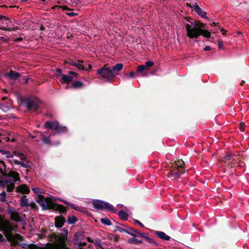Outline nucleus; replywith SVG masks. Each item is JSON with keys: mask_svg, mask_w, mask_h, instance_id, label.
<instances>
[{"mask_svg": "<svg viewBox=\"0 0 249 249\" xmlns=\"http://www.w3.org/2000/svg\"><path fill=\"white\" fill-rule=\"evenodd\" d=\"M20 181L19 174L11 171L0 177V188H6L7 192H12L15 189V183Z\"/></svg>", "mask_w": 249, "mask_h": 249, "instance_id": "nucleus-1", "label": "nucleus"}, {"mask_svg": "<svg viewBox=\"0 0 249 249\" xmlns=\"http://www.w3.org/2000/svg\"><path fill=\"white\" fill-rule=\"evenodd\" d=\"M184 24L186 29L187 35L190 38H196L200 35L206 37H209L210 36L211 34L209 32L203 29L202 27L198 24H196V22L188 20V23H185Z\"/></svg>", "mask_w": 249, "mask_h": 249, "instance_id": "nucleus-2", "label": "nucleus"}, {"mask_svg": "<svg viewBox=\"0 0 249 249\" xmlns=\"http://www.w3.org/2000/svg\"><path fill=\"white\" fill-rule=\"evenodd\" d=\"M96 72L100 75V79L104 80L106 82L111 83L115 75L111 71V68L103 66L97 70Z\"/></svg>", "mask_w": 249, "mask_h": 249, "instance_id": "nucleus-3", "label": "nucleus"}, {"mask_svg": "<svg viewBox=\"0 0 249 249\" xmlns=\"http://www.w3.org/2000/svg\"><path fill=\"white\" fill-rule=\"evenodd\" d=\"M44 127L55 130L54 134H61L68 131L67 127L60 125L57 121H46L44 124Z\"/></svg>", "mask_w": 249, "mask_h": 249, "instance_id": "nucleus-4", "label": "nucleus"}, {"mask_svg": "<svg viewBox=\"0 0 249 249\" xmlns=\"http://www.w3.org/2000/svg\"><path fill=\"white\" fill-rule=\"evenodd\" d=\"M92 204L94 208L97 210H107L108 211L111 212L113 213H116V210L114 209V206L109 203L99 199H94L92 200Z\"/></svg>", "mask_w": 249, "mask_h": 249, "instance_id": "nucleus-5", "label": "nucleus"}, {"mask_svg": "<svg viewBox=\"0 0 249 249\" xmlns=\"http://www.w3.org/2000/svg\"><path fill=\"white\" fill-rule=\"evenodd\" d=\"M84 232L79 231L76 232L73 239V244L75 249H91L90 245L82 241L84 237Z\"/></svg>", "mask_w": 249, "mask_h": 249, "instance_id": "nucleus-6", "label": "nucleus"}, {"mask_svg": "<svg viewBox=\"0 0 249 249\" xmlns=\"http://www.w3.org/2000/svg\"><path fill=\"white\" fill-rule=\"evenodd\" d=\"M47 249H70L68 247L66 239L64 238H59L57 242L48 244Z\"/></svg>", "mask_w": 249, "mask_h": 249, "instance_id": "nucleus-7", "label": "nucleus"}, {"mask_svg": "<svg viewBox=\"0 0 249 249\" xmlns=\"http://www.w3.org/2000/svg\"><path fill=\"white\" fill-rule=\"evenodd\" d=\"M39 102L37 98H27L24 99V103L28 110L36 111L39 107Z\"/></svg>", "mask_w": 249, "mask_h": 249, "instance_id": "nucleus-8", "label": "nucleus"}, {"mask_svg": "<svg viewBox=\"0 0 249 249\" xmlns=\"http://www.w3.org/2000/svg\"><path fill=\"white\" fill-rule=\"evenodd\" d=\"M36 201L41 207L42 211H47L51 209V206L49 203L48 198H45L43 196L36 198Z\"/></svg>", "mask_w": 249, "mask_h": 249, "instance_id": "nucleus-9", "label": "nucleus"}, {"mask_svg": "<svg viewBox=\"0 0 249 249\" xmlns=\"http://www.w3.org/2000/svg\"><path fill=\"white\" fill-rule=\"evenodd\" d=\"M135 234L137 236L136 237H141L144 239V240L150 244L155 245L156 247L159 246V244L155 241L153 239L149 237V235L147 233L140 232L136 230Z\"/></svg>", "mask_w": 249, "mask_h": 249, "instance_id": "nucleus-10", "label": "nucleus"}, {"mask_svg": "<svg viewBox=\"0 0 249 249\" xmlns=\"http://www.w3.org/2000/svg\"><path fill=\"white\" fill-rule=\"evenodd\" d=\"M180 164L178 165L177 169H174L171 171V176L175 178H178L180 176L184 173V162L181 161Z\"/></svg>", "mask_w": 249, "mask_h": 249, "instance_id": "nucleus-11", "label": "nucleus"}, {"mask_svg": "<svg viewBox=\"0 0 249 249\" xmlns=\"http://www.w3.org/2000/svg\"><path fill=\"white\" fill-rule=\"evenodd\" d=\"M61 200L62 202H63L65 204L69 205L72 209H73L77 211L82 212L84 213H87L88 212V211L87 210L85 209L84 208L76 205L75 204H74V203H73L71 202H68L66 200H62V199H61Z\"/></svg>", "mask_w": 249, "mask_h": 249, "instance_id": "nucleus-12", "label": "nucleus"}, {"mask_svg": "<svg viewBox=\"0 0 249 249\" xmlns=\"http://www.w3.org/2000/svg\"><path fill=\"white\" fill-rule=\"evenodd\" d=\"M187 5L190 8H193L195 11L201 17L203 18H205L206 17V13L200 8L197 3H195L193 5L187 4Z\"/></svg>", "mask_w": 249, "mask_h": 249, "instance_id": "nucleus-13", "label": "nucleus"}, {"mask_svg": "<svg viewBox=\"0 0 249 249\" xmlns=\"http://www.w3.org/2000/svg\"><path fill=\"white\" fill-rule=\"evenodd\" d=\"M153 233L155 235H156L158 238L165 241H169L171 239V237L167 235L165 232L161 231H154Z\"/></svg>", "mask_w": 249, "mask_h": 249, "instance_id": "nucleus-14", "label": "nucleus"}, {"mask_svg": "<svg viewBox=\"0 0 249 249\" xmlns=\"http://www.w3.org/2000/svg\"><path fill=\"white\" fill-rule=\"evenodd\" d=\"M63 11H66L65 14L70 17H73L78 15V13L74 12L73 9H70L66 6L63 7Z\"/></svg>", "mask_w": 249, "mask_h": 249, "instance_id": "nucleus-15", "label": "nucleus"}, {"mask_svg": "<svg viewBox=\"0 0 249 249\" xmlns=\"http://www.w3.org/2000/svg\"><path fill=\"white\" fill-rule=\"evenodd\" d=\"M17 191H19L20 192L25 193L26 194H28L30 192V189L29 187L25 184H21L18 185L16 188Z\"/></svg>", "mask_w": 249, "mask_h": 249, "instance_id": "nucleus-16", "label": "nucleus"}, {"mask_svg": "<svg viewBox=\"0 0 249 249\" xmlns=\"http://www.w3.org/2000/svg\"><path fill=\"white\" fill-rule=\"evenodd\" d=\"M114 231H119L121 233L126 232L127 234H129V235H131L132 236H137V235L134 234V233L129 231V230L128 229H125V228H123L121 227L118 226H117L115 227V229L114 230Z\"/></svg>", "mask_w": 249, "mask_h": 249, "instance_id": "nucleus-17", "label": "nucleus"}, {"mask_svg": "<svg viewBox=\"0 0 249 249\" xmlns=\"http://www.w3.org/2000/svg\"><path fill=\"white\" fill-rule=\"evenodd\" d=\"M20 75V74L13 71H11L6 74V76L11 79H17Z\"/></svg>", "mask_w": 249, "mask_h": 249, "instance_id": "nucleus-18", "label": "nucleus"}, {"mask_svg": "<svg viewBox=\"0 0 249 249\" xmlns=\"http://www.w3.org/2000/svg\"><path fill=\"white\" fill-rule=\"evenodd\" d=\"M64 220L60 217H56L55 218V226L57 228H60L63 227L64 224Z\"/></svg>", "mask_w": 249, "mask_h": 249, "instance_id": "nucleus-19", "label": "nucleus"}, {"mask_svg": "<svg viewBox=\"0 0 249 249\" xmlns=\"http://www.w3.org/2000/svg\"><path fill=\"white\" fill-rule=\"evenodd\" d=\"M20 205L22 207L27 208L30 206L28 200L26 196H21L20 198Z\"/></svg>", "mask_w": 249, "mask_h": 249, "instance_id": "nucleus-20", "label": "nucleus"}, {"mask_svg": "<svg viewBox=\"0 0 249 249\" xmlns=\"http://www.w3.org/2000/svg\"><path fill=\"white\" fill-rule=\"evenodd\" d=\"M123 68V64L122 63H117L111 68V71L112 73L115 72L116 71H120Z\"/></svg>", "mask_w": 249, "mask_h": 249, "instance_id": "nucleus-21", "label": "nucleus"}, {"mask_svg": "<svg viewBox=\"0 0 249 249\" xmlns=\"http://www.w3.org/2000/svg\"><path fill=\"white\" fill-rule=\"evenodd\" d=\"M117 214L121 219L124 220H127L128 217V214L126 212H125L124 210H120L119 212L117 213Z\"/></svg>", "mask_w": 249, "mask_h": 249, "instance_id": "nucleus-22", "label": "nucleus"}, {"mask_svg": "<svg viewBox=\"0 0 249 249\" xmlns=\"http://www.w3.org/2000/svg\"><path fill=\"white\" fill-rule=\"evenodd\" d=\"M70 65L73 66H74L76 67L77 68L79 69V70H87L85 69L83 65L82 64L81 62L78 61V62H75V61H71L70 63Z\"/></svg>", "mask_w": 249, "mask_h": 249, "instance_id": "nucleus-23", "label": "nucleus"}, {"mask_svg": "<svg viewBox=\"0 0 249 249\" xmlns=\"http://www.w3.org/2000/svg\"><path fill=\"white\" fill-rule=\"evenodd\" d=\"M11 108L10 105L8 103H0V108L4 112H8Z\"/></svg>", "mask_w": 249, "mask_h": 249, "instance_id": "nucleus-24", "label": "nucleus"}, {"mask_svg": "<svg viewBox=\"0 0 249 249\" xmlns=\"http://www.w3.org/2000/svg\"><path fill=\"white\" fill-rule=\"evenodd\" d=\"M73 79V77L69 75L64 74L61 77V79L64 83H69L71 82Z\"/></svg>", "mask_w": 249, "mask_h": 249, "instance_id": "nucleus-25", "label": "nucleus"}, {"mask_svg": "<svg viewBox=\"0 0 249 249\" xmlns=\"http://www.w3.org/2000/svg\"><path fill=\"white\" fill-rule=\"evenodd\" d=\"M128 243L129 244H134L136 245H138V244H142L143 243V241H142V240H139L136 238H135V237H134L129 239L128 240Z\"/></svg>", "mask_w": 249, "mask_h": 249, "instance_id": "nucleus-26", "label": "nucleus"}, {"mask_svg": "<svg viewBox=\"0 0 249 249\" xmlns=\"http://www.w3.org/2000/svg\"><path fill=\"white\" fill-rule=\"evenodd\" d=\"M85 84L78 80L73 82L72 84V87L75 89L83 88Z\"/></svg>", "mask_w": 249, "mask_h": 249, "instance_id": "nucleus-27", "label": "nucleus"}, {"mask_svg": "<svg viewBox=\"0 0 249 249\" xmlns=\"http://www.w3.org/2000/svg\"><path fill=\"white\" fill-rule=\"evenodd\" d=\"M235 154L231 152H228L223 157V160L226 161V160H230L232 157L234 156Z\"/></svg>", "mask_w": 249, "mask_h": 249, "instance_id": "nucleus-28", "label": "nucleus"}, {"mask_svg": "<svg viewBox=\"0 0 249 249\" xmlns=\"http://www.w3.org/2000/svg\"><path fill=\"white\" fill-rule=\"evenodd\" d=\"M32 190L34 192V193L36 194V196H38V197H41V196H43L42 194H43V192L39 188H32Z\"/></svg>", "mask_w": 249, "mask_h": 249, "instance_id": "nucleus-29", "label": "nucleus"}, {"mask_svg": "<svg viewBox=\"0 0 249 249\" xmlns=\"http://www.w3.org/2000/svg\"><path fill=\"white\" fill-rule=\"evenodd\" d=\"M15 163H16L17 165H20L22 167L25 168H28L30 167V165L28 164L27 163L24 162L23 161L21 160H15Z\"/></svg>", "mask_w": 249, "mask_h": 249, "instance_id": "nucleus-30", "label": "nucleus"}, {"mask_svg": "<svg viewBox=\"0 0 249 249\" xmlns=\"http://www.w3.org/2000/svg\"><path fill=\"white\" fill-rule=\"evenodd\" d=\"M101 222L105 225H107V226H110L112 225V223H111V222L110 221V220L107 218V217H105V218H101Z\"/></svg>", "mask_w": 249, "mask_h": 249, "instance_id": "nucleus-31", "label": "nucleus"}, {"mask_svg": "<svg viewBox=\"0 0 249 249\" xmlns=\"http://www.w3.org/2000/svg\"><path fill=\"white\" fill-rule=\"evenodd\" d=\"M42 141L43 142L48 145L53 144L50 140L49 137L45 136L44 134L42 135Z\"/></svg>", "mask_w": 249, "mask_h": 249, "instance_id": "nucleus-32", "label": "nucleus"}, {"mask_svg": "<svg viewBox=\"0 0 249 249\" xmlns=\"http://www.w3.org/2000/svg\"><path fill=\"white\" fill-rule=\"evenodd\" d=\"M76 221L75 217L73 216H69L68 218V223L70 224H74Z\"/></svg>", "mask_w": 249, "mask_h": 249, "instance_id": "nucleus-33", "label": "nucleus"}, {"mask_svg": "<svg viewBox=\"0 0 249 249\" xmlns=\"http://www.w3.org/2000/svg\"><path fill=\"white\" fill-rule=\"evenodd\" d=\"M0 196L1 197L0 198V201L1 202H4L6 201V193L5 191H2L0 194Z\"/></svg>", "mask_w": 249, "mask_h": 249, "instance_id": "nucleus-34", "label": "nucleus"}, {"mask_svg": "<svg viewBox=\"0 0 249 249\" xmlns=\"http://www.w3.org/2000/svg\"><path fill=\"white\" fill-rule=\"evenodd\" d=\"M0 151L2 154V155H5L7 158L13 157V156L12 154H11L9 151L0 150Z\"/></svg>", "mask_w": 249, "mask_h": 249, "instance_id": "nucleus-35", "label": "nucleus"}, {"mask_svg": "<svg viewBox=\"0 0 249 249\" xmlns=\"http://www.w3.org/2000/svg\"><path fill=\"white\" fill-rule=\"evenodd\" d=\"M146 67L145 65H140L138 67L137 72L142 73L144 71Z\"/></svg>", "mask_w": 249, "mask_h": 249, "instance_id": "nucleus-36", "label": "nucleus"}, {"mask_svg": "<svg viewBox=\"0 0 249 249\" xmlns=\"http://www.w3.org/2000/svg\"><path fill=\"white\" fill-rule=\"evenodd\" d=\"M15 209L12 206H9L6 209V212L9 214H12L14 213Z\"/></svg>", "mask_w": 249, "mask_h": 249, "instance_id": "nucleus-37", "label": "nucleus"}, {"mask_svg": "<svg viewBox=\"0 0 249 249\" xmlns=\"http://www.w3.org/2000/svg\"><path fill=\"white\" fill-rule=\"evenodd\" d=\"M5 224L4 222L2 220L0 219V231H5Z\"/></svg>", "mask_w": 249, "mask_h": 249, "instance_id": "nucleus-38", "label": "nucleus"}, {"mask_svg": "<svg viewBox=\"0 0 249 249\" xmlns=\"http://www.w3.org/2000/svg\"><path fill=\"white\" fill-rule=\"evenodd\" d=\"M0 21L7 24L9 22V20L5 17H1L0 18Z\"/></svg>", "mask_w": 249, "mask_h": 249, "instance_id": "nucleus-39", "label": "nucleus"}, {"mask_svg": "<svg viewBox=\"0 0 249 249\" xmlns=\"http://www.w3.org/2000/svg\"><path fill=\"white\" fill-rule=\"evenodd\" d=\"M145 67H147L148 68V67H151L153 66L154 65V63L152 61H147L145 62Z\"/></svg>", "mask_w": 249, "mask_h": 249, "instance_id": "nucleus-40", "label": "nucleus"}, {"mask_svg": "<svg viewBox=\"0 0 249 249\" xmlns=\"http://www.w3.org/2000/svg\"><path fill=\"white\" fill-rule=\"evenodd\" d=\"M29 205H30L29 207H31L33 209L38 210V207L34 202H32L29 203Z\"/></svg>", "mask_w": 249, "mask_h": 249, "instance_id": "nucleus-41", "label": "nucleus"}, {"mask_svg": "<svg viewBox=\"0 0 249 249\" xmlns=\"http://www.w3.org/2000/svg\"><path fill=\"white\" fill-rule=\"evenodd\" d=\"M63 7H64V6L55 5L53 7V9L55 11H57L59 9H61L63 11Z\"/></svg>", "mask_w": 249, "mask_h": 249, "instance_id": "nucleus-42", "label": "nucleus"}, {"mask_svg": "<svg viewBox=\"0 0 249 249\" xmlns=\"http://www.w3.org/2000/svg\"><path fill=\"white\" fill-rule=\"evenodd\" d=\"M6 140L7 141L14 142L15 141V138L11 134H9V136L6 138Z\"/></svg>", "mask_w": 249, "mask_h": 249, "instance_id": "nucleus-43", "label": "nucleus"}, {"mask_svg": "<svg viewBox=\"0 0 249 249\" xmlns=\"http://www.w3.org/2000/svg\"><path fill=\"white\" fill-rule=\"evenodd\" d=\"M62 70L61 69H57L56 70V73L60 76H61V77H62V75H64V74H63L62 73Z\"/></svg>", "mask_w": 249, "mask_h": 249, "instance_id": "nucleus-44", "label": "nucleus"}, {"mask_svg": "<svg viewBox=\"0 0 249 249\" xmlns=\"http://www.w3.org/2000/svg\"><path fill=\"white\" fill-rule=\"evenodd\" d=\"M0 242L2 243L6 242L5 238L1 234H0Z\"/></svg>", "mask_w": 249, "mask_h": 249, "instance_id": "nucleus-45", "label": "nucleus"}, {"mask_svg": "<svg viewBox=\"0 0 249 249\" xmlns=\"http://www.w3.org/2000/svg\"><path fill=\"white\" fill-rule=\"evenodd\" d=\"M133 220H134V223L135 224H138V225H139L142 228H143L144 227L143 225L140 221H139V220H136V219H134Z\"/></svg>", "mask_w": 249, "mask_h": 249, "instance_id": "nucleus-46", "label": "nucleus"}, {"mask_svg": "<svg viewBox=\"0 0 249 249\" xmlns=\"http://www.w3.org/2000/svg\"><path fill=\"white\" fill-rule=\"evenodd\" d=\"M135 76V72H134V71H131L130 72L128 75V77L129 78H134Z\"/></svg>", "mask_w": 249, "mask_h": 249, "instance_id": "nucleus-47", "label": "nucleus"}, {"mask_svg": "<svg viewBox=\"0 0 249 249\" xmlns=\"http://www.w3.org/2000/svg\"><path fill=\"white\" fill-rule=\"evenodd\" d=\"M68 231L67 230H65L64 229L62 230V232H61L62 234H63L67 236L68 235Z\"/></svg>", "mask_w": 249, "mask_h": 249, "instance_id": "nucleus-48", "label": "nucleus"}, {"mask_svg": "<svg viewBox=\"0 0 249 249\" xmlns=\"http://www.w3.org/2000/svg\"><path fill=\"white\" fill-rule=\"evenodd\" d=\"M68 73H69V75H71V76L72 75L74 77H76L77 76V74L76 72H75L74 71H69L68 72Z\"/></svg>", "mask_w": 249, "mask_h": 249, "instance_id": "nucleus-49", "label": "nucleus"}, {"mask_svg": "<svg viewBox=\"0 0 249 249\" xmlns=\"http://www.w3.org/2000/svg\"><path fill=\"white\" fill-rule=\"evenodd\" d=\"M20 246L23 249H27L29 247V245L26 243L21 244Z\"/></svg>", "mask_w": 249, "mask_h": 249, "instance_id": "nucleus-50", "label": "nucleus"}, {"mask_svg": "<svg viewBox=\"0 0 249 249\" xmlns=\"http://www.w3.org/2000/svg\"><path fill=\"white\" fill-rule=\"evenodd\" d=\"M28 136L32 139H34L36 137V135L35 134H32L30 132H28Z\"/></svg>", "mask_w": 249, "mask_h": 249, "instance_id": "nucleus-51", "label": "nucleus"}, {"mask_svg": "<svg viewBox=\"0 0 249 249\" xmlns=\"http://www.w3.org/2000/svg\"><path fill=\"white\" fill-rule=\"evenodd\" d=\"M127 229H128L129 230V231L132 232L134 233V234H135V232H136V230H135L134 228L129 227V228H127Z\"/></svg>", "mask_w": 249, "mask_h": 249, "instance_id": "nucleus-52", "label": "nucleus"}, {"mask_svg": "<svg viewBox=\"0 0 249 249\" xmlns=\"http://www.w3.org/2000/svg\"><path fill=\"white\" fill-rule=\"evenodd\" d=\"M218 48L219 49H222L223 47V44L222 42H221V41L218 42Z\"/></svg>", "mask_w": 249, "mask_h": 249, "instance_id": "nucleus-53", "label": "nucleus"}, {"mask_svg": "<svg viewBox=\"0 0 249 249\" xmlns=\"http://www.w3.org/2000/svg\"><path fill=\"white\" fill-rule=\"evenodd\" d=\"M211 50V47L209 46H206L204 48V50L205 51H209V50Z\"/></svg>", "mask_w": 249, "mask_h": 249, "instance_id": "nucleus-54", "label": "nucleus"}, {"mask_svg": "<svg viewBox=\"0 0 249 249\" xmlns=\"http://www.w3.org/2000/svg\"><path fill=\"white\" fill-rule=\"evenodd\" d=\"M117 207L119 208H121V209H123L124 207H125L122 204H118L117 205Z\"/></svg>", "mask_w": 249, "mask_h": 249, "instance_id": "nucleus-55", "label": "nucleus"}, {"mask_svg": "<svg viewBox=\"0 0 249 249\" xmlns=\"http://www.w3.org/2000/svg\"><path fill=\"white\" fill-rule=\"evenodd\" d=\"M221 31L223 35H225L226 34V33L227 32V31L224 30V29H221Z\"/></svg>", "mask_w": 249, "mask_h": 249, "instance_id": "nucleus-56", "label": "nucleus"}, {"mask_svg": "<svg viewBox=\"0 0 249 249\" xmlns=\"http://www.w3.org/2000/svg\"><path fill=\"white\" fill-rule=\"evenodd\" d=\"M29 78H25L24 79V83L27 84L28 82Z\"/></svg>", "mask_w": 249, "mask_h": 249, "instance_id": "nucleus-57", "label": "nucleus"}, {"mask_svg": "<svg viewBox=\"0 0 249 249\" xmlns=\"http://www.w3.org/2000/svg\"><path fill=\"white\" fill-rule=\"evenodd\" d=\"M240 125H241L242 131H243L244 129H245V127L244 126V124H241Z\"/></svg>", "mask_w": 249, "mask_h": 249, "instance_id": "nucleus-58", "label": "nucleus"}, {"mask_svg": "<svg viewBox=\"0 0 249 249\" xmlns=\"http://www.w3.org/2000/svg\"><path fill=\"white\" fill-rule=\"evenodd\" d=\"M217 24H218V22H213L212 23L211 25L212 26H213V25L215 26Z\"/></svg>", "mask_w": 249, "mask_h": 249, "instance_id": "nucleus-59", "label": "nucleus"}, {"mask_svg": "<svg viewBox=\"0 0 249 249\" xmlns=\"http://www.w3.org/2000/svg\"><path fill=\"white\" fill-rule=\"evenodd\" d=\"M98 245H99V247L101 249H104L103 248V247H102V245H101V243H98Z\"/></svg>", "mask_w": 249, "mask_h": 249, "instance_id": "nucleus-60", "label": "nucleus"}, {"mask_svg": "<svg viewBox=\"0 0 249 249\" xmlns=\"http://www.w3.org/2000/svg\"><path fill=\"white\" fill-rule=\"evenodd\" d=\"M28 0H20V1H21L23 2H26V1H27Z\"/></svg>", "mask_w": 249, "mask_h": 249, "instance_id": "nucleus-61", "label": "nucleus"}, {"mask_svg": "<svg viewBox=\"0 0 249 249\" xmlns=\"http://www.w3.org/2000/svg\"><path fill=\"white\" fill-rule=\"evenodd\" d=\"M245 83V81H242L241 83V84L243 85Z\"/></svg>", "mask_w": 249, "mask_h": 249, "instance_id": "nucleus-62", "label": "nucleus"}, {"mask_svg": "<svg viewBox=\"0 0 249 249\" xmlns=\"http://www.w3.org/2000/svg\"><path fill=\"white\" fill-rule=\"evenodd\" d=\"M122 226H123V227H126V228H128V227H127L126 226L124 225H123Z\"/></svg>", "mask_w": 249, "mask_h": 249, "instance_id": "nucleus-63", "label": "nucleus"}, {"mask_svg": "<svg viewBox=\"0 0 249 249\" xmlns=\"http://www.w3.org/2000/svg\"><path fill=\"white\" fill-rule=\"evenodd\" d=\"M58 206H59V207H60V206H62V205H58Z\"/></svg>", "mask_w": 249, "mask_h": 249, "instance_id": "nucleus-64", "label": "nucleus"}]
</instances>
